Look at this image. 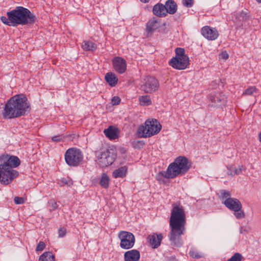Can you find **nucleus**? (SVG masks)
<instances>
[{
	"label": "nucleus",
	"mask_w": 261,
	"mask_h": 261,
	"mask_svg": "<svg viewBox=\"0 0 261 261\" xmlns=\"http://www.w3.org/2000/svg\"><path fill=\"white\" fill-rule=\"evenodd\" d=\"M158 27V21L154 18L150 20L147 24V30L149 32H151Z\"/></svg>",
	"instance_id": "obj_27"
},
{
	"label": "nucleus",
	"mask_w": 261,
	"mask_h": 261,
	"mask_svg": "<svg viewBox=\"0 0 261 261\" xmlns=\"http://www.w3.org/2000/svg\"><path fill=\"white\" fill-rule=\"evenodd\" d=\"M189 254L190 256L194 258H199L203 257L202 253L195 250L194 248H191Z\"/></svg>",
	"instance_id": "obj_29"
},
{
	"label": "nucleus",
	"mask_w": 261,
	"mask_h": 261,
	"mask_svg": "<svg viewBox=\"0 0 261 261\" xmlns=\"http://www.w3.org/2000/svg\"><path fill=\"white\" fill-rule=\"evenodd\" d=\"M66 233V229L64 227L60 228L58 230V234L59 237H64Z\"/></svg>",
	"instance_id": "obj_42"
},
{
	"label": "nucleus",
	"mask_w": 261,
	"mask_h": 261,
	"mask_svg": "<svg viewBox=\"0 0 261 261\" xmlns=\"http://www.w3.org/2000/svg\"><path fill=\"white\" fill-rule=\"evenodd\" d=\"M189 64V57L184 56V58H172L169 64L174 68L178 70H182L186 68Z\"/></svg>",
	"instance_id": "obj_11"
},
{
	"label": "nucleus",
	"mask_w": 261,
	"mask_h": 261,
	"mask_svg": "<svg viewBox=\"0 0 261 261\" xmlns=\"http://www.w3.org/2000/svg\"><path fill=\"white\" fill-rule=\"evenodd\" d=\"M14 202L17 204L23 203L24 202V199L22 197H15L14 199Z\"/></svg>",
	"instance_id": "obj_40"
},
{
	"label": "nucleus",
	"mask_w": 261,
	"mask_h": 261,
	"mask_svg": "<svg viewBox=\"0 0 261 261\" xmlns=\"http://www.w3.org/2000/svg\"><path fill=\"white\" fill-rule=\"evenodd\" d=\"M140 89L145 93H151L156 91L159 88L158 80L153 76H147L140 83Z\"/></svg>",
	"instance_id": "obj_9"
},
{
	"label": "nucleus",
	"mask_w": 261,
	"mask_h": 261,
	"mask_svg": "<svg viewBox=\"0 0 261 261\" xmlns=\"http://www.w3.org/2000/svg\"><path fill=\"white\" fill-rule=\"evenodd\" d=\"M0 181L8 185L18 175V172L13 169L20 164L19 159L14 155L4 154L0 157Z\"/></svg>",
	"instance_id": "obj_3"
},
{
	"label": "nucleus",
	"mask_w": 261,
	"mask_h": 261,
	"mask_svg": "<svg viewBox=\"0 0 261 261\" xmlns=\"http://www.w3.org/2000/svg\"><path fill=\"white\" fill-rule=\"evenodd\" d=\"M48 203L50 206V211H54L57 208V204L54 200H50Z\"/></svg>",
	"instance_id": "obj_38"
},
{
	"label": "nucleus",
	"mask_w": 261,
	"mask_h": 261,
	"mask_svg": "<svg viewBox=\"0 0 261 261\" xmlns=\"http://www.w3.org/2000/svg\"><path fill=\"white\" fill-rule=\"evenodd\" d=\"M66 164L70 167H77L83 160V154L80 149L70 148L67 149L64 155Z\"/></svg>",
	"instance_id": "obj_7"
},
{
	"label": "nucleus",
	"mask_w": 261,
	"mask_h": 261,
	"mask_svg": "<svg viewBox=\"0 0 261 261\" xmlns=\"http://www.w3.org/2000/svg\"><path fill=\"white\" fill-rule=\"evenodd\" d=\"M222 203L227 208L232 211H238L242 207V204L239 200L234 198H227Z\"/></svg>",
	"instance_id": "obj_15"
},
{
	"label": "nucleus",
	"mask_w": 261,
	"mask_h": 261,
	"mask_svg": "<svg viewBox=\"0 0 261 261\" xmlns=\"http://www.w3.org/2000/svg\"><path fill=\"white\" fill-rule=\"evenodd\" d=\"M167 261H176V259L175 258L171 257L168 259Z\"/></svg>",
	"instance_id": "obj_47"
},
{
	"label": "nucleus",
	"mask_w": 261,
	"mask_h": 261,
	"mask_svg": "<svg viewBox=\"0 0 261 261\" xmlns=\"http://www.w3.org/2000/svg\"><path fill=\"white\" fill-rule=\"evenodd\" d=\"M221 57L224 59H227L228 58V55L226 52H222L221 53Z\"/></svg>",
	"instance_id": "obj_44"
},
{
	"label": "nucleus",
	"mask_w": 261,
	"mask_h": 261,
	"mask_svg": "<svg viewBox=\"0 0 261 261\" xmlns=\"http://www.w3.org/2000/svg\"><path fill=\"white\" fill-rule=\"evenodd\" d=\"M162 125L156 119L147 120L145 125H141L138 129V134L141 138H148L158 134Z\"/></svg>",
	"instance_id": "obj_6"
},
{
	"label": "nucleus",
	"mask_w": 261,
	"mask_h": 261,
	"mask_svg": "<svg viewBox=\"0 0 261 261\" xmlns=\"http://www.w3.org/2000/svg\"><path fill=\"white\" fill-rule=\"evenodd\" d=\"M127 168L126 166H123L115 170L113 172V176L114 178H123L126 175Z\"/></svg>",
	"instance_id": "obj_22"
},
{
	"label": "nucleus",
	"mask_w": 261,
	"mask_h": 261,
	"mask_svg": "<svg viewBox=\"0 0 261 261\" xmlns=\"http://www.w3.org/2000/svg\"><path fill=\"white\" fill-rule=\"evenodd\" d=\"M242 255L239 253H235L227 261H241Z\"/></svg>",
	"instance_id": "obj_32"
},
{
	"label": "nucleus",
	"mask_w": 261,
	"mask_h": 261,
	"mask_svg": "<svg viewBox=\"0 0 261 261\" xmlns=\"http://www.w3.org/2000/svg\"><path fill=\"white\" fill-rule=\"evenodd\" d=\"M152 12L154 15L160 17H165L167 14L166 6L161 3L155 5L153 7Z\"/></svg>",
	"instance_id": "obj_18"
},
{
	"label": "nucleus",
	"mask_w": 261,
	"mask_h": 261,
	"mask_svg": "<svg viewBox=\"0 0 261 261\" xmlns=\"http://www.w3.org/2000/svg\"><path fill=\"white\" fill-rule=\"evenodd\" d=\"M193 0H182V3L186 7H191L193 5Z\"/></svg>",
	"instance_id": "obj_37"
},
{
	"label": "nucleus",
	"mask_w": 261,
	"mask_h": 261,
	"mask_svg": "<svg viewBox=\"0 0 261 261\" xmlns=\"http://www.w3.org/2000/svg\"><path fill=\"white\" fill-rule=\"evenodd\" d=\"M82 47L86 51H94L97 48L96 45L90 41H84Z\"/></svg>",
	"instance_id": "obj_23"
},
{
	"label": "nucleus",
	"mask_w": 261,
	"mask_h": 261,
	"mask_svg": "<svg viewBox=\"0 0 261 261\" xmlns=\"http://www.w3.org/2000/svg\"><path fill=\"white\" fill-rule=\"evenodd\" d=\"M165 6H166L167 13L173 14L177 11V5L173 0H167Z\"/></svg>",
	"instance_id": "obj_19"
},
{
	"label": "nucleus",
	"mask_w": 261,
	"mask_h": 261,
	"mask_svg": "<svg viewBox=\"0 0 261 261\" xmlns=\"http://www.w3.org/2000/svg\"><path fill=\"white\" fill-rule=\"evenodd\" d=\"M39 261H55V256L51 252H45L40 256Z\"/></svg>",
	"instance_id": "obj_24"
},
{
	"label": "nucleus",
	"mask_w": 261,
	"mask_h": 261,
	"mask_svg": "<svg viewBox=\"0 0 261 261\" xmlns=\"http://www.w3.org/2000/svg\"><path fill=\"white\" fill-rule=\"evenodd\" d=\"M245 231V230L244 229H243V228H240V233H243Z\"/></svg>",
	"instance_id": "obj_48"
},
{
	"label": "nucleus",
	"mask_w": 261,
	"mask_h": 261,
	"mask_svg": "<svg viewBox=\"0 0 261 261\" xmlns=\"http://www.w3.org/2000/svg\"><path fill=\"white\" fill-rule=\"evenodd\" d=\"M105 135L110 140H115L118 138L117 129L113 126H110L103 131Z\"/></svg>",
	"instance_id": "obj_21"
},
{
	"label": "nucleus",
	"mask_w": 261,
	"mask_h": 261,
	"mask_svg": "<svg viewBox=\"0 0 261 261\" xmlns=\"http://www.w3.org/2000/svg\"><path fill=\"white\" fill-rule=\"evenodd\" d=\"M226 99L227 98L224 94L218 92L214 94H211L209 97L210 101L212 103L211 106L214 107L225 104Z\"/></svg>",
	"instance_id": "obj_13"
},
{
	"label": "nucleus",
	"mask_w": 261,
	"mask_h": 261,
	"mask_svg": "<svg viewBox=\"0 0 261 261\" xmlns=\"http://www.w3.org/2000/svg\"><path fill=\"white\" fill-rule=\"evenodd\" d=\"M232 168L233 167H230V168H228V171H227V174L228 175H233V172H232Z\"/></svg>",
	"instance_id": "obj_46"
},
{
	"label": "nucleus",
	"mask_w": 261,
	"mask_h": 261,
	"mask_svg": "<svg viewBox=\"0 0 261 261\" xmlns=\"http://www.w3.org/2000/svg\"><path fill=\"white\" fill-rule=\"evenodd\" d=\"M45 247V243L42 241H40L37 245L36 250L37 251H42L44 249Z\"/></svg>",
	"instance_id": "obj_36"
},
{
	"label": "nucleus",
	"mask_w": 261,
	"mask_h": 261,
	"mask_svg": "<svg viewBox=\"0 0 261 261\" xmlns=\"http://www.w3.org/2000/svg\"><path fill=\"white\" fill-rule=\"evenodd\" d=\"M97 162L101 168L107 167L112 165L115 161L117 153L114 150L107 149L96 154Z\"/></svg>",
	"instance_id": "obj_8"
},
{
	"label": "nucleus",
	"mask_w": 261,
	"mask_h": 261,
	"mask_svg": "<svg viewBox=\"0 0 261 261\" xmlns=\"http://www.w3.org/2000/svg\"><path fill=\"white\" fill-rule=\"evenodd\" d=\"M62 182L64 185H66L69 187L71 186L73 184L72 180L65 178L62 180Z\"/></svg>",
	"instance_id": "obj_43"
},
{
	"label": "nucleus",
	"mask_w": 261,
	"mask_h": 261,
	"mask_svg": "<svg viewBox=\"0 0 261 261\" xmlns=\"http://www.w3.org/2000/svg\"><path fill=\"white\" fill-rule=\"evenodd\" d=\"M140 104L141 106H147L151 104V99L149 95H142L139 97Z\"/></svg>",
	"instance_id": "obj_25"
},
{
	"label": "nucleus",
	"mask_w": 261,
	"mask_h": 261,
	"mask_svg": "<svg viewBox=\"0 0 261 261\" xmlns=\"http://www.w3.org/2000/svg\"><path fill=\"white\" fill-rule=\"evenodd\" d=\"M167 170L166 171L160 172L156 176V179L160 181H162L164 178H169L166 175Z\"/></svg>",
	"instance_id": "obj_33"
},
{
	"label": "nucleus",
	"mask_w": 261,
	"mask_h": 261,
	"mask_svg": "<svg viewBox=\"0 0 261 261\" xmlns=\"http://www.w3.org/2000/svg\"><path fill=\"white\" fill-rule=\"evenodd\" d=\"M118 237L120 240V247L121 248L129 249L134 246L135 238L132 233L126 231H120Z\"/></svg>",
	"instance_id": "obj_10"
},
{
	"label": "nucleus",
	"mask_w": 261,
	"mask_h": 261,
	"mask_svg": "<svg viewBox=\"0 0 261 261\" xmlns=\"http://www.w3.org/2000/svg\"><path fill=\"white\" fill-rule=\"evenodd\" d=\"M162 238L161 234H153L149 235L147 240L153 248H156L160 245Z\"/></svg>",
	"instance_id": "obj_17"
},
{
	"label": "nucleus",
	"mask_w": 261,
	"mask_h": 261,
	"mask_svg": "<svg viewBox=\"0 0 261 261\" xmlns=\"http://www.w3.org/2000/svg\"><path fill=\"white\" fill-rule=\"evenodd\" d=\"M30 108L27 98L23 95H16L7 102L4 108L5 118H14L24 115Z\"/></svg>",
	"instance_id": "obj_4"
},
{
	"label": "nucleus",
	"mask_w": 261,
	"mask_h": 261,
	"mask_svg": "<svg viewBox=\"0 0 261 261\" xmlns=\"http://www.w3.org/2000/svg\"><path fill=\"white\" fill-rule=\"evenodd\" d=\"M64 137L62 135H58L51 138V140L55 142H60L63 141Z\"/></svg>",
	"instance_id": "obj_41"
},
{
	"label": "nucleus",
	"mask_w": 261,
	"mask_h": 261,
	"mask_svg": "<svg viewBox=\"0 0 261 261\" xmlns=\"http://www.w3.org/2000/svg\"><path fill=\"white\" fill-rule=\"evenodd\" d=\"M109 177L107 174L103 173L101 175V177L100 180V185L103 188H107L109 185Z\"/></svg>",
	"instance_id": "obj_28"
},
{
	"label": "nucleus",
	"mask_w": 261,
	"mask_h": 261,
	"mask_svg": "<svg viewBox=\"0 0 261 261\" xmlns=\"http://www.w3.org/2000/svg\"><path fill=\"white\" fill-rule=\"evenodd\" d=\"M120 98L118 96H114L112 98L111 102L113 105H118L120 102Z\"/></svg>",
	"instance_id": "obj_39"
},
{
	"label": "nucleus",
	"mask_w": 261,
	"mask_h": 261,
	"mask_svg": "<svg viewBox=\"0 0 261 261\" xmlns=\"http://www.w3.org/2000/svg\"><path fill=\"white\" fill-rule=\"evenodd\" d=\"M256 1L259 3H261V0H256Z\"/></svg>",
	"instance_id": "obj_51"
},
{
	"label": "nucleus",
	"mask_w": 261,
	"mask_h": 261,
	"mask_svg": "<svg viewBox=\"0 0 261 261\" xmlns=\"http://www.w3.org/2000/svg\"><path fill=\"white\" fill-rule=\"evenodd\" d=\"M112 65L115 70L118 73L122 74L126 70V62L121 57H115L112 60Z\"/></svg>",
	"instance_id": "obj_12"
},
{
	"label": "nucleus",
	"mask_w": 261,
	"mask_h": 261,
	"mask_svg": "<svg viewBox=\"0 0 261 261\" xmlns=\"http://www.w3.org/2000/svg\"><path fill=\"white\" fill-rule=\"evenodd\" d=\"M220 198L221 199H225L230 198V193L229 191H226L225 190H221L220 191Z\"/></svg>",
	"instance_id": "obj_34"
},
{
	"label": "nucleus",
	"mask_w": 261,
	"mask_h": 261,
	"mask_svg": "<svg viewBox=\"0 0 261 261\" xmlns=\"http://www.w3.org/2000/svg\"><path fill=\"white\" fill-rule=\"evenodd\" d=\"M141 2L142 3H147L149 2V0H140Z\"/></svg>",
	"instance_id": "obj_49"
},
{
	"label": "nucleus",
	"mask_w": 261,
	"mask_h": 261,
	"mask_svg": "<svg viewBox=\"0 0 261 261\" xmlns=\"http://www.w3.org/2000/svg\"><path fill=\"white\" fill-rule=\"evenodd\" d=\"M257 89L254 86H251L248 88L243 93L245 95H251L254 93H256Z\"/></svg>",
	"instance_id": "obj_31"
},
{
	"label": "nucleus",
	"mask_w": 261,
	"mask_h": 261,
	"mask_svg": "<svg viewBox=\"0 0 261 261\" xmlns=\"http://www.w3.org/2000/svg\"><path fill=\"white\" fill-rule=\"evenodd\" d=\"M36 19V16L33 13L21 6H17L14 9L7 12V17H1V21L4 24L10 27L32 24Z\"/></svg>",
	"instance_id": "obj_2"
},
{
	"label": "nucleus",
	"mask_w": 261,
	"mask_h": 261,
	"mask_svg": "<svg viewBox=\"0 0 261 261\" xmlns=\"http://www.w3.org/2000/svg\"><path fill=\"white\" fill-rule=\"evenodd\" d=\"M201 33L202 36L209 40H214L219 36L218 31L215 28L209 26H205L201 28Z\"/></svg>",
	"instance_id": "obj_14"
},
{
	"label": "nucleus",
	"mask_w": 261,
	"mask_h": 261,
	"mask_svg": "<svg viewBox=\"0 0 261 261\" xmlns=\"http://www.w3.org/2000/svg\"><path fill=\"white\" fill-rule=\"evenodd\" d=\"M249 17V15L247 10L242 11L240 12H237L236 14V18L240 21H245L248 20Z\"/></svg>",
	"instance_id": "obj_26"
},
{
	"label": "nucleus",
	"mask_w": 261,
	"mask_h": 261,
	"mask_svg": "<svg viewBox=\"0 0 261 261\" xmlns=\"http://www.w3.org/2000/svg\"><path fill=\"white\" fill-rule=\"evenodd\" d=\"M105 80L110 86L114 87L117 84L118 79L115 73L110 72L105 75Z\"/></svg>",
	"instance_id": "obj_20"
},
{
	"label": "nucleus",
	"mask_w": 261,
	"mask_h": 261,
	"mask_svg": "<svg viewBox=\"0 0 261 261\" xmlns=\"http://www.w3.org/2000/svg\"><path fill=\"white\" fill-rule=\"evenodd\" d=\"M175 54H176V55H175V57L182 58H184V56H187V55H185V49L179 47V48H176Z\"/></svg>",
	"instance_id": "obj_30"
},
{
	"label": "nucleus",
	"mask_w": 261,
	"mask_h": 261,
	"mask_svg": "<svg viewBox=\"0 0 261 261\" xmlns=\"http://www.w3.org/2000/svg\"><path fill=\"white\" fill-rule=\"evenodd\" d=\"M191 167V163L187 158L179 156L169 164L167 169L166 175L169 178H174L178 175L185 174Z\"/></svg>",
	"instance_id": "obj_5"
},
{
	"label": "nucleus",
	"mask_w": 261,
	"mask_h": 261,
	"mask_svg": "<svg viewBox=\"0 0 261 261\" xmlns=\"http://www.w3.org/2000/svg\"><path fill=\"white\" fill-rule=\"evenodd\" d=\"M232 169H233L234 170V174H237V175L239 174L241 172V168L237 169L235 168H232Z\"/></svg>",
	"instance_id": "obj_45"
},
{
	"label": "nucleus",
	"mask_w": 261,
	"mask_h": 261,
	"mask_svg": "<svg viewBox=\"0 0 261 261\" xmlns=\"http://www.w3.org/2000/svg\"><path fill=\"white\" fill-rule=\"evenodd\" d=\"M234 215L237 219H240L244 218L245 217V213L244 211L242 210V208H240L238 211H233Z\"/></svg>",
	"instance_id": "obj_35"
},
{
	"label": "nucleus",
	"mask_w": 261,
	"mask_h": 261,
	"mask_svg": "<svg viewBox=\"0 0 261 261\" xmlns=\"http://www.w3.org/2000/svg\"><path fill=\"white\" fill-rule=\"evenodd\" d=\"M258 137L259 141L261 142V132L259 134Z\"/></svg>",
	"instance_id": "obj_50"
},
{
	"label": "nucleus",
	"mask_w": 261,
	"mask_h": 261,
	"mask_svg": "<svg viewBox=\"0 0 261 261\" xmlns=\"http://www.w3.org/2000/svg\"><path fill=\"white\" fill-rule=\"evenodd\" d=\"M140 252L136 249L127 251L124 253V261H139Z\"/></svg>",
	"instance_id": "obj_16"
},
{
	"label": "nucleus",
	"mask_w": 261,
	"mask_h": 261,
	"mask_svg": "<svg viewBox=\"0 0 261 261\" xmlns=\"http://www.w3.org/2000/svg\"><path fill=\"white\" fill-rule=\"evenodd\" d=\"M172 206L169 221L171 230L169 238L172 245L180 247L182 245L181 236L186 229V213L182 205L173 203Z\"/></svg>",
	"instance_id": "obj_1"
}]
</instances>
